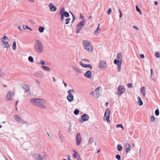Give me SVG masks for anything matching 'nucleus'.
I'll list each match as a JSON object with an SVG mask.
<instances>
[{
	"label": "nucleus",
	"mask_w": 160,
	"mask_h": 160,
	"mask_svg": "<svg viewBox=\"0 0 160 160\" xmlns=\"http://www.w3.org/2000/svg\"><path fill=\"white\" fill-rule=\"evenodd\" d=\"M154 3L155 5H157L158 3V2L157 1H155Z\"/></svg>",
	"instance_id": "obj_62"
},
{
	"label": "nucleus",
	"mask_w": 160,
	"mask_h": 160,
	"mask_svg": "<svg viewBox=\"0 0 160 160\" xmlns=\"http://www.w3.org/2000/svg\"><path fill=\"white\" fill-rule=\"evenodd\" d=\"M89 118V116L86 114H84L81 116V118L79 119V121L80 123H82L84 121H87Z\"/></svg>",
	"instance_id": "obj_9"
},
{
	"label": "nucleus",
	"mask_w": 160,
	"mask_h": 160,
	"mask_svg": "<svg viewBox=\"0 0 160 160\" xmlns=\"http://www.w3.org/2000/svg\"><path fill=\"white\" fill-rule=\"evenodd\" d=\"M72 68L74 70L77 72L79 73H81V70L80 69L76 67H72Z\"/></svg>",
	"instance_id": "obj_28"
},
{
	"label": "nucleus",
	"mask_w": 160,
	"mask_h": 160,
	"mask_svg": "<svg viewBox=\"0 0 160 160\" xmlns=\"http://www.w3.org/2000/svg\"><path fill=\"white\" fill-rule=\"evenodd\" d=\"M68 123H69V127H70V128H71L72 125H71V122H68Z\"/></svg>",
	"instance_id": "obj_63"
},
{
	"label": "nucleus",
	"mask_w": 160,
	"mask_h": 160,
	"mask_svg": "<svg viewBox=\"0 0 160 160\" xmlns=\"http://www.w3.org/2000/svg\"><path fill=\"white\" fill-rule=\"evenodd\" d=\"M98 67L101 70H104L107 67V64L105 61L101 60L100 61Z\"/></svg>",
	"instance_id": "obj_8"
},
{
	"label": "nucleus",
	"mask_w": 160,
	"mask_h": 160,
	"mask_svg": "<svg viewBox=\"0 0 160 160\" xmlns=\"http://www.w3.org/2000/svg\"><path fill=\"white\" fill-rule=\"evenodd\" d=\"M159 111L158 109H157L155 111V115L156 116H158L159 115Z\"/></svg>",
	"instance_id": "obj_42"
},
{
	"label": "nucleus",
	"mask_w": 160,
	"mask_h": 160,
	"mask_svg": "<svg viewBox=\"0 0 160 160\" xmlns=\"http://www.w3.org/2000/svg\"><path fill=\"white\" fill-rule=\"evenodd\" d=\"M112 12V9L111 8H110L108 10L107 13L108 15H109L111 14Z\"/></svg>",
	"instance_id": "obj_44"
},
{
	"label": "nucleus",
	"mask_w": 160,
	"mask_h": 160,
	"mask_svg": "<svg viewBox=\"0 0 160 160\" xmlns=\"http://www.w3.org/2000/svg\"><path fill=\"white\" fill-rule=\"evenodd\" d=\"M128 86L129 88L132 87V85L131 83H129L128 84Z\"/></svg>",
	"instance_id": "obj_52"
},
{
	"label": "nucleus",
	"mask_w": 160,
	"mask_h": 160,
	"mask_svg": "<svg viewBox=\"0 0 160 160\" xmlns=\"http://www.w3.org/2000/svg\"><path fill=\"white\" fill-rule=\"evenodd\" d=\"M14 95V93H12L11 91H9L7 93L6 97V100L7 101H9L11 100L12 97Z\"/></svg>",
	"instance_id": "obj_12"
},
{
	"label": "nucleus",
	"mask_w": 160,
	"mask_h": 160,
	"mask_svg": "<svg viewBox=\"0 0 160 160\" xmlns=\"http://www.w3.org/2000/svg\"><path fill=\"white\" fill-rule=\"evenodd\" d=\"M70 13H72L71 12H70ZM72 17H73V21L72 22H73L76 19V18L72 14Z\"/></svg>",
	"instance_id": "obj_59"
},
{
	"label": "nucleus",
	"mask_w": 160,
	"mask_h": 160,
	"mask_svg": "<svg viewBox=\"0 0 160 160\" xmlns=\"http://www.w3.org/2000/svg\"><path fill=\"white\" fill-rule=\"evenodd\" d=\"M85 19H83L82 21H81L78 24L76 30V32L78 34L79 33L80 31L82 30V28L85 26Z\"/></svg>",
	"instance_id": "obj_4"
},
{
	"label": "nucleus",
	"mask_w": 160,
	"mask_h": 160,
	"mask_svg": "<svg viewBox=\"0 0 160 160\" xmlns=\"http://www.w3.org/2000/svg\"><path fill=\"white\" fill-rule=\"evenodd\" d=\"M41 68L42 70L46 71H50L51 70V69L49 67L44 65H42Z\"/></svg>",
	"instance_id": "obj_21"
},
{
	"label": "nucleus",
	"mask_w": 160,
	"mask_h": 160,
	"mask_svg": "<svg viewBox=\"0 0 160 160\" xmlns=\"http://www.w3.org/2000/svg\"><path fill=\"white\" fill-rule=\"evenodd\" d=\"M136 10L137 12H139V11H141L140 9L139 8L137 5H136Z\"/></svg>",
	"instance_id": "obj_49"
},
{
	"label": "nucleus",
	"mask_w": 160,
	"mask_h": 160,
	"mask_svg": "<svg viewBox=\"0 0 160 160\" xmlns=\"http://www.w3.org/2000/svg\"><path fill=\"white\" fill-rule=\"evenodd\" d=\"M82 60L85 62H90V61L88 59H82Z\"/></svg>",
	"instance_id": "obj_51"
},
{
	"label": "nucleus",
	"mask_w": 160,
	"mask_h": 160,
	"mask_svg": "<svg viewBox=\"0 0 160 160\" xmlns=\"http://www.w3.org/2000/svg\"><path fill=\"white\" fill-rule=\"evenodd\" d=\"M119 62L120 63L121 62L120 61H119V60H118L115 59L114 60V63L115 64L118 65V64L119 63Z\"/></svg>",
	"instance_id": "obj_39"
},
{
	"label": "nucleus",
	"mask_w": 160,
	"mask_h": 160,
	"mask_svg": "<svg viewBox=\"0 0 160 160\" xmlns=\"http://www.w3.org/2000/svg\"><path fill=\"white\" fill-rule=\"evenodd\" d=\"M122 64V62H119V64H118L117 65V67L118 68V70L119 72H120L121 70V68Z\"/></svg>",
	"instance_id": "obj_29"
},
{
	"label": "nucleus",
	"mask_w": 160,
	"mask_h": 160,
	"mask_svg": "<svg viewBox=\"0 0 160 160\" xmlns=\"http://www.w3.org/2000/svg\"><path fill=\"white\" fill-rule=\"evenodd\" d=\"M74 92V89H70L68 91V95L67 97V99L70 102H71L73 100L74 96L72 95V93Z\"/></svg>",
	"instance_id": "obj_6"
},
{
	"label": "nucleus",
	"mask_w": 160,
	"mask_h": 160,
	"mask_svg": "<svg viewBox=\"0 0 160 160\" xmlns=\"http://www.w3.org/2000/svg\"><path fill=\"white\" fill-rule=\"evenodd\" d=\"M36 62L37 63L42 65L45 64V62L43 60H38Z\"/></svg>",
	"instance_id": "obj_27"
},
{
	"label": "nucleus",
	"mask_w": 160,
	"mask_h": 160,
	"mask_svg": "<svg viewBox=\"0 0 160 160\" xmlns=\"http://www.w3.org/2000/svg\"><path fill=\"white\" fill-rule=\"evenodd\" d=\"M28 60L31 62H34L33 58L32 56H29L28 58Z\"/></svg>",
	"instance_id": "obj_35"
},
{
	"label": "nucleus",
	"mask_w": 160,
	"mask_h": 160,
	"mask_svg": "<svg viewBox=\"0 0 160 160\" xmlns=\"http://www.w3.org/2000/svg\"><path fill=\"white\" fill-rule=\"evenodd\" d=\"M117 60L120 61L121 62H122V55L120 53H118L117 55Z\"/></svg>",
	"instance_id": "obj_22"
},
{
	"label": "nucleus",
	"mask_w": 160,
	"mask_h": 160,
	"mask_svg": "<svg viewBox=\"0 0 160 160\" xmlns=\"http://www.w3.org/2000/svg\"><path fill=\"white\" fill-rule=\"evenodd\" d=\"M100 24H98V27L94 32V34L96 36H98V33L100 32L101 30L99 28Z\"/></svg>",
	"instance_id": "obj_19"
},
{
	"label": "nucleus",
	"mask_w": 160,
	"mask_h": 160,
	"mask_svg": "<svg viewBox=\"0 0 160 160\" xmlns=\"http://www.w3.org/2000/svg\"><path fill=\"white\" fill-rule=\"evenodd\" d=\"M28 1L32 3H33L34 2V0H28Z\"/></svg>",
	"instance_id": "obj_57"
},
{
	"label": "nucleus",
	"mask_w": 160,
	"mask_h": 160,
	"mask_svg": "<svg viewBox=\"0 0 160 160\" xmlns=\"http://www.w3.org/2000/svg\"><path fill=\"white\" fill-rule=\"evenodd\" d=\"M137 98L138 100V105L140 106L142 105L143 104V103L141 100V98L140 97L138 96V97Z\"/></svg>",
	"instance_id": "obj_23"
},
{
	"label": "nucleus",
	"mask_w": 160,
	"mask_h": 160,
	"mask_svg": "<svg viewBox=\"0 0 160 160\" xmlns=\"http://www.w3.org/2000/svg\"><path fill=\"white\" fill-rule=\"evenodd\" d=\"M151 71V75H150V77L152 79V80H153V79L154 78V73L153 71V69H150Z\"/></svg>",
	"instance_id": "obj_26"
},
{
	"label": "nucleus",
	"mask_w": 160,
	"mask_h": 160,
	"mask_svg": "<svg viewBox=\"0 0 160 160\" xmlns=\"http://www.w3.org/2000/svg\"><path fill=\"white\" fill-rule=\"evenodd\" d=\"M146 90L145 87H142L140 89V92L142 94L144 97H145L146 95Z\"/></svg>",
	"instance_id": "obj_18"
},
{
	"label": "nucleus",
	"mask_w": 160,
	"mask_h": 160,
	"mask_svg": "<svg viewBox=\"0 0 160 160\" xmlns=\"http://www.w3.org/2000/svg\"><path fill=\"white\" fill-rule=\"evenodd\" d=\"M73 156L75 158H78L80 156L79 154L77 152H75V153L73 154Z\"/></svg>",
	"instance_id": "obj_38"
},
{
	"label": "nucleus",
	"mask_w": 160,
	"mask_h": 160,
	"mask_svg": "<svg viewBox=\"0 0 160 160\" xmlns=\"http://www.w3.org/2000/svg\"><path fill=\"white\" fill-rule=\"evenodd\" d=\"M83 43L85 48L89 52L93 51V48L90 42L86 40L83 41Z\"/></svg>",
	"instance_id": "obj_3"
},
{
	"label": "nucleus",
	"mask_w": 160,
	"mask_h": 160,
	"mask_svg": "<svg viewBox=\"0 0 160 160\" xmlns=\"http://www.w3.org/2000/svg\"><path fill=\"white\" fill-rule=\"evenodd\" d=\"M110 112V109L109 108H107L105 111L104 116L103 117V120L106 121L108 122H109V118Z\"/></svg>",
	"instance_id": "obj_7"
},
{
	"label": "nucleus",
	"mask_w": 160,
	"mask_h": 160,
	"mask_svg": "<svg viewBox=\"0 0 160 160\" xmlns=\"http://www.w3.org/2000/svg\"><path fill=\"white\" fill-rule=\"evenodd\" d=\"M43 45L42 42L39 40H36L34 44L35 51L39 54L42 53L43 51Z\"/></svg>",
	"instance_id": "obj_2"
},
{
	"label": "nucleus",
	"mask_w": 160,
	"mask_h": 160,
	"mask_svg": "<svg viewBox=\"0 0 160 160\" xmlns=\"http://www.w3.org/2000/svg\"><path fill=\"white\" fill-rule=\"evenodd\" d=\"M22 87L23 89L25 90V92H26L30 91V88L28 85L26 84H23Z\"/></svg>",
	"instance_id": "obj_15"
},
{
	"label": "nucleus",
	"mask_w": 160,
	"mask_h": 160,
	"mask_svg": "<svg viewBox=\"0 0 160 160\" xmlns=\"http://www.w3.org/2000/svg\"><path fill=\"white\" fill-rule=\"evenodd\" d=\"M2 44L5 46L4 48H8L9 47V44L8 42H5L4 40H2Z\"/></svg>",
	"instance_id": "obj_25"
},
{
	"label": "nucleus",
	"mask_w": 160,
	"mask_h": 160,
	"mask_svg": "<svg viewBox=\"0 0 160 160\" xmlns=\"http://www.w3.org/2000/svg\"><path fill=\"white\" fill-rule=\"evenodd\" d=\"M125 91V88L124 86L122 85H120L118 88V94L119 95H121Z\"/></svg>",
	"instance_id": "obj_11"
},
{
	"label": "nucleus",
	"mask_w": 160,
	"mask_h": 160,
	"mask_svg": "<svg viewBox=\"0 0 160 160\" xmlns=\"http://www.w3.org/2000/svg\"><path fill=\"white\" fill-rule=\"evenodd\" d=\"M84 76L88 78H90L92 76V72L88 71L84 74Z\"/></svg>",
	"instance_id": "obj_16"
},
{
	"label": "nucleus",
	"mask_w": 160,
	"mask_h": 160,
	"mask_svg": "<svg viewBox=\"0 0 160 160\" xmlns=\"http://www.w3.org/2000/svg\"><path fill=\"white\" fill-rule=\"evenodd\" d=\"M77 158V160H81V159L80 158V156H79V157H78V158Z\"/></svg>",
	"instance_id": "obj_64"
},
{
	"label": "nucleus",
	"mask_w": 160,
	"mask_h": 160,
	"mask_svg": "<svg viewBox=\"0 0 160 160\" xmlns=\"http://www.w3.org/2000/svg\"><path fill=\"white\" fill-rule=\"evenodd\" d=\"M151 120L152 122H153L155 120V118L154 117L152 116L151 117Z\"/></svg>",
	"instance_id": "obj_46"
},
{
	"label": "nucleus",
	"mask_w": 160,
	"mask_h": 160,
	"mask_svg": "<svg viewBox=\"0 0 160 160\" xmlns=\"http://www.w3.org/2000/svg\"><path fill=\"white\" fill-rule=\"evenodd\" d=\"M13 117L15 120L18 122L22 124H27L28 125H29L28 123L27 122L24 121L23 119L19 115H14Z\"/></svg>",
	"instance_id": "obj_5"
},
{
	"label": "nucleus",
	"mask_w": 160,
	"mask_h": 160,
	"mask_svg": "<svg viewBox=\"0 0 160 160\" xmlns=\"http://www.w3.org/2000/svg\"><path fill=\"white\" fill-rule=\"evenodd\" d=\"M116 127L117 128H121L122 127V125L121 124H118L117 125Z\"/></svg>",
	"instance_id": "obj_48"
},
{
	"label": "nucleus",
	"mask_w": 160,
	"mask_h": 160,
	"mask_svg": "<svg viewBox=\"0 0 160 160\" xmlns=\"http://www.w3.org/2000/svg\"><path fill=\"white\" fill-rule=\"evenodd\" d=\"M79 18H80V19H83V20L84 19V17L83 16H82V15H81L80 14V17H79Z\"/></svg>",
	"instance_id": "obj_58"
},
{
	"label": "nucleus",
	"mask_w": 160,
	"mask_h": 160,
	"mask_svg": "<svg viewBox=\"0 0 160 160\" xmlns=\"http://www.w3.org/2000/svg\"><path fill=\"white\" fill-rule=\"evenodd\" d=\"M119 11L120 12V16H119V17L120 18H121L122 17V13L121 10H120V9H119Z\"/></svg>",
	"instance_id": "obj_53"
},
{
	"label": "nucleus",
	"mask_w": 160,
	"mask_h": 160,
	"mask_svg": "<svg viewBox=\"0 0 160 160\" xmlns=\"http://www.w3.org/2000/svg\"><path fill=\"white\" fill-rule=\"evenodd\" d=\"M116 158L118 160H121V157L120 155L118 154L116 155Z\"/></svg>",
	"instance_id": "obj_43"
},
{
	"label": "nucleus",
	"mask_w": 160,
	"mask_h": 160,
	"mask_svg": "<svg viewBox=\"0 0 160 160\" xmlns=\"http://www.w3.org/2000/svg\"><path fill=\"white\" fill-rule=\"evenodd\" d=\"M63 83L65 87L66 88L67 86V84L66 83H65L63 81Z\"/></svg>",
	"instance_id": "obj_61"
},
{
	"label": "nucleus",
	"mask_w": 160,
	"mask_h": 160,
	"mask_svg": "<svg viewBox=\"0 0 160 160\" xmlns=\"http://www.w3.org/2000/svg\"><path fill=\"white\" fill-rule=\"evenodd\" d=\"M30 102L33 105L42 108H46L45 106L46 101V100L41 98H38L32 99L30 101Z\"/></svg>",
	"instance_id": "obj_1"
},
{
	"label": "nucleus",
	"mask_w": 160,
	"mask_h": 160,
	"mask_svg": "<svg viewBox=\"0 0 160 160\" xmlns=\"http://www.w3.org/2000/svg\"><path fill=\"white\" fill-rule=\"evenodd\" d=\"M101 87H98L96 88L93 92H90V95L94 97L97 98L99 96V90Z\"/></svg>",
	"instance_id": "obj_10"
},
{
	"label": "nucleus",
	"mask_w": 160,
	"mask_h": 160,
	"mask_svg": "<svg viewBox=\"0 0 160 160\" xmlns=\"http://www.w3.org/2000/svg\"><path fill=\"white\" fill-rule=\"evenodd\" d=\"M48 6L50 10L52 12H55L57 10V8L55 7L54 5L51 3L48 5Z\"/></svg>",
	"instance_id": "obj_14"
},
{
	"label": "nucleus",
	"mask_w": 160,
	"mask_h": 160,
	"mask_svg": "<svg viewBox=\"0 0 160 160\" xmlns=\"http://www.w3.org/2000/svg\"><path fill=\"white\" fill-rule=\"evenodd\" d=\"M69 14V13L65 11V9L64 7H62V8L60 10V12H59L60 14Z\"/></svg>",
	"instance_id": "obj_20"
},
{
	"label": "nucleus",
	"mask_w": 160,
	"mask_h": 160,
	"mask_svg": "<svg viewBox=\"0 0 160 160\" xmlns=\"http://www.w3.org/2000/svg\"><path fill=\"white\" fill-rule=\"evenodd\" d=\"M133 27L135 29L137 30H139V28L135 26H133Z\"/></svg>",
	"instance_id": "obj_55"
},
{
	"label": "nucleus",
	"mask_w": 160,
	"mask_h": 160,
	"mask_svg": "<svg viewBox=\"0 0 160 160\" xmlns=\"http://www.w3.org/2000/svg\"><path fill=\"white\" fill-rule=\"evenodd\" d=\"M44 29V27L40 26L39 28L38 31L42 33L43 32Z\"/></svg>",
	"instance_id": "obj_31"
},
{
	"label": "nucleus",
	"mask_w": 160,
	"mask_h": 160,
	"mask_svg": "<svg viewBox=\"0 0 160 160\" xmlns=\"http://www.w3.org/2000/svg\"><path fill=\"white\" fill-rule=\"evenodd\" d=\"M22 28L24 29H28L30 30V31H32V29L30 28L27 25H23Z\"/></svg>",
	"instance_id": "obj_33"
},
{
	"label": "nucleus",
	"mask_w": 160,
	"mask_h": 160,
	"mask_svg": "<svg viewBox=\"0 0 160 160\" xmlns=\"http://www.w3.org/2000/svg\"><path fill=\"white\" fill-rule=\"evenodd\" d=\"M81 137L80 133L79 132L78 133L76 137V144L77 145L79 146L81 141Z\"/></svg>",
	"instance_id": "obj_13"
},
{
	"label": "nucleus",
	"mask_w": 160,
	"mask_h": 160,
	"mask_svg": "<svg viewBox=\"0 0 160 160\" xmlns=\"http://www.w3.org/2000/svg\"><path fill=\"white\" fill-rule=\"evenodd\" d=\"M117 148L118 151H120L122 150V147L121 145L118 144L117 146Z\"/></svg>",
	"instance_id": "obj_32"
},
{
	"label": "nucleus",
	"mask_w": 160,
	"mask_h": 160,
	"mask_svg": "<svg viewBox=\"0 0 160 160\" xmlns=\"http://www.w3.org/2000/svg\"><path fill=\"white\" fill-rule=\"evenodd\" d=\"M38 160H42V156L39 154L36 155Z\"/></svg>",
	"instance_id": "obj_36"
},
{
	"label": "nucleus",
	"mask_w": 160,
	"mask_h": 160,
	"mask_svg": "<svg viewBox=\"0 0 160 160\" xmlns=\"http://www.w3.org/2000/svg\"><path fill=\"white\" fill-rule=\"evenodd\" d=\"M68 132H70L71 131V128L70 127H69L68 129Z\"/></svg>",
	"instance_id": "obj_60"
},
{
	"label": "nucleus",
	"mask_w": 160,
	"mask_h": 160,
	"mask_svg": "<svg viewBox=\"0 0 160 160\" xmlns=\"http://www.w3.org/2000/svg\"><path fill=\"white\" fill-rule=\"evenodd\" d=\"M125 146L126 148V152L127 153L128 152L131 150L130 145L128 143H126Z\"/></svg>",
	"instance_id": "obj_17"
},
{
	"label": "nucleus",
	"mask_w": 160,
	"mask_h": 160,
	"mask_svg": "<svg viewBox=\"0 0 160 160\" xmlns=\"http://www.w3.org/2000/svg\"><path fill=\"white\" fill-rule=\"evenodd\" d=\"M140 57L141 58H144V56L143 54H141L140 55Z\"/></svg>",
	"instance_id": "obj_56"
},
{
	"label": "nucleus",
	"mask_w": 160,
	"mask_h": 160,
	"mask_svg": "<svg viewBox=\"0 0 160 160\" xmlns=\"http://www.w3.org/2000/svg\"><path fill=\"white\" fill-rule=\"evenodd\" d=\"M79 112V110L78 109H76L74 111V113L75 115H78V114Z\"/></svg>",
	"instance_id": "obj_37"
},
{
	"label": "nucleus",
	"mask_w": 160,
	"mask_h": 160,
	"mask_svg": "<svg viewBox=\"0 0 160 160\" xmlns=\"http://www.w3.org/2000/svg\"><path fill=\"white\" fill-rule=\"evenodd\" d=\"M12 49L13 50H14L16 49V43L15 41H14L12 45Z\"/></svg>",
	"instance_id": "obj_34"
},
{
	"label": "nucleus",
	"mask_w": 160,
	"mask_h": 160,
	"mask_svg": "<svg viewBox=\"0 0 160 160\" xmlns=\"http://www.w3.org/2000/svg\"><path fill=\"white\" fill-rule=\"evenodd\" d=\"M79 63L80 65L82 67L85 68V66L86 65V64H83L81 62H80Z\"/></svg>",
	"instance_id": "obj_47"
},
{
	"label": "nucleus",
	"mask_w": 160,
	"mask_h": 160,
	"mask_svg": "<svg viewBox=\"0 0 160 160\" xmlns=\"http://www.w3.org/2000/svg\"><path fill=\"white\" fill-rule=\"evenodd\" d=\"M70 20L71 19L69 18H67L65 20V24L67 25L69 23Z\"/></svg>",
	"instance_id": "obj_40"
},
{
	"label": "nucleus",
	"mask_w": 160,
	"mask_h": 160,
	"mask_svg": "<svg viewBox=\"0 0 160 160\" xmlns=\"http://www.w3.org/2000/svg\"><path fill=\"white\" fill-rule=\"evenodd\" d=\"M155 56L157 58H159L160 57L159 53L158 52H156L155 53Z\"/></svg>",
	"instance_id": "obj_41"
},
{
	"label": "nucleus",
	"mask_w": 160,
	"mask_h": 160,
	"mask_svg": "<svg viewBox=\"0 0 160 160\" xmlns=\"http://www.w3.org/2000/svg\"><path fill=\"white\" fill-rule=\"evenodd\" d=\"M87 67L89 68L91 70L92 69V65L90 64H88V65L86 64V65L85 66V68H87Z\"/></svg>",
	"instance_id": "obj_45"
},
{
	"label": "nucleus",
	"mask_w": 160,
	"mask_h": 160,
	"mask_svg": "<svg viewBox=\"0 0 160 160\" xmlns=\"http://www.w3.org/2000/svg\"><path fill=\"white\" fill-rule=\"evenodd\" d=\"M2 39H3V40H5L6 39H7V40H8V39L7 38V36H4L2 38Z\"/></svg>",
	"instance_id": "obj_54"
},
{
	"label": "nucleus",
	"mask_w": 160,
	"mask_h": 160,
	"mask_svg": "<svg viewBox=\"0 0 160 160\" xmlns=\"http://www.w3.org/2000/svg\"><path fill=\"white\" fill-rule=\"evenodd\" d=\"M94 142V139L92 137H91L90 138L89 141L88 143L89 144H91Z\"/></svg>",
	"instance_id": "obj_30"
},
{
	"label": "nucleus",
	"mask_w": 160,
	"mask_h": 160,
	"mask_svg": "<svg viewBox=\"0 0 160 160\" xmlns=\"http://www.w3.org/2000/svg\"><path fill=\"white\" fill-rule=\"evenodd\" d=\"M59 136L60 139H62V135L61 133H60V132L59 133Z\"/></svg>",
	"instance_id": "obj_50"
},
{
	"label": "nucleus",
	"mask_w": 160,
	"mask_h": 160,
	"mask_svg": "<svg viewBox=\"0 0 160 160\" xmlns=\"http://www.w3.org/2000/svg\"><path fill=\"white\" fill-rule=\"evenodd\" d=\"M61 16V20L62 21L64 17H66V18H68L70 16L69 14H60Z\"/></svg>",
	"instance_id": "obj_24"
}]
</instances>
